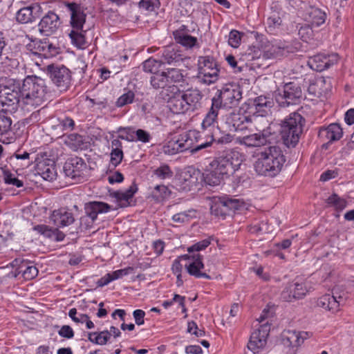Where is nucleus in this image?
<instances>
[{
  "instance_id": "nucleus-1",
  "label": "nucleus",
  "mask_w": 354,
  "mask_h": 354,
  "mask_svg": "<svg viewBox=\"0 0 354 354\" xmlns=\"http://www.w3.org/2000/svg\"><path fill=\"white\" fill-rule=\"evenodd\" d=\"M286 160L279 146H270L258 154L254 165V170L259 175L273 178L280 173Z\"/></svg>"
},
{
  "instance_id": "nucleus-2",
  "label": "nucleus",
  "mask_w": 354,
  "mask_h": 354,
  "mask_svg": "<svg viewBox=\"0 0 354 354\" xmlns=\"http://www.w3.org/2000/svg\"><path fill=\"white\" fill-rule=\"evenodd\" d=\"M306 120L299 113L293 112L281 120L279 135L288 148L295 147L303 133Z\"/></svg>"
},
{
  "instance_id": "nucleus-3",
  "label": "nucleus",
  "mask_w": 354,
  "mask_h": 354,
  "mask_svg": "<svg viewBox=\"0 0 354 354\" xmlns=\"http://www.w3.org/2000/svg\"><path fill=\"white\" fill-rule=\"evenodd\" d=\"M198 132L196 131H189L187 133L180 134L178 138H173L164 144L162 151L167 155H174L180 152L189 151L192 154L196 153L194 151L196 147L194 140L197 142Z\"/></svg>"
},
{
  "instance_id": "nucleus-4",
  "label": "nucleus",
  "mask_w": 354,
  "mask_h": 354,
  "mask_svg": "<svg viewBox=\"0 0 354 354\" xmlns=\"http://www.w3.org/2000/svg\"><path fill=\"white\" fill-rule=\"evenodd\" d=\"M210 163L212 169L218 170L225 178H227L239 169L241 160L237 151H228L215 158Z\"/></svg>"
},
{
  "instance_id": "nucleus-5",
  "label": "nucleus",
  "mask_w": 354,
  "mask_h": 354,
  "mask_svg": "<svg viewBox=\"0 0 354 354\" xmlns=\"http://www.w3.org/2000/svg\"><path fill=\"white\" fill-rule=\"evenodd\" d=\"M242 99V90L239 85L226 84L216 91L212 101L218 102V107L232 109L236 106Z\"/></svg>"
},
{
  "instance_id": "nucleus-6",
  "label": "nucleus",
  "mask_w": 354,
  "mask_h": 354,
  "mask_svg": "<svg viewBox=\"0 0 354 354\" xmlns=\"http://www.w3.org/2000/svg\"><path fill=\"white\" fill-rule=\"evenodd\" d=\"M198 78L207 85L215 83L218 79L219 68L213 56H200L198 59Z\"/></svg>"
},
{
  "instance_id": "nucleus-7",
  "label": "nucleus",
  "mask_w": 354,
  "mask_h": 354,
  "mask_svg": "<svg viewBox=\"0 0 354 354\" xmlns=\"http://www.w3.org/2000/svg\"><path fill=\"white\" fill-rule=\"evenodd\" d=\"M303 97V91L299 84L291 82L286 83L283 93L276 95V101L281 107L299 104Z\"/></svg>"
},
{
  "instance_id": "nucleus-8",
  "label": "nucleus",
  "mask_w": 354,
  "mask_h": 354,
  "mask_svg": "<svg viewBox=\"0 0 354 354\" xmlns=\"http://www.w3.org/2000/svg\"><path fill=\"white\" fill-rule=\"evenodd\" d=\"M304 6L301 7V17L311 26L315 28L320 27L324 24L327 19V13L325 10L315 6L307 5L305 2L301 1Z\"/></svg>"
},
{
  "instance_id": "nucleus-9",
  "label": "nucleus",
  "mask_w": 354,
  "mask_h": 354,
  "mask_svg": "<svg viewBox=\"0 0 354 354\" xmlns=\"http://www.w3.org/2000/svg\"><path fill=\"white\" fill-rule=\"evenodd\" d=\"M11 266L13 270L8 274L9 277H21L25 280H31L38 274L37 268L32 263L22 259H15Z\"/></svg>"
},
{
  "instance_id": "nucleus-10",
  "label": "nucleus",
  "mask_w": 354,
  "mask_h": 354,
  "mask_svg": "<svg viewBox=\"0 0 354 354\" xmlns=\"http://www.w3.org/2000/svg\"><path fill=\"white\" fill-rule=\"evenodd\" d=\"M159 57L160 64L178 65L185 59V55L177 44H170L158 50L156 55Z\"/></svg>"
},
{
  "instance_id": "nucleus-11",
  "label": "nucleus",
  "mask_w": 354,
  "mask_h": 354,
  "mask_svg": "<svg viewBox=\"0 0 354 354\" xmlns=\"http://www.w3.org/2000/svg\"><path fill=\"white\" fill-rule=\"evenodd\" d=\"M221 110V108L218 107V102H214L212 101V104L208 110L207 113L205 114L204 119L201 123V131H197L198 137L205 136V134L209 133L215 129H218V127L216 126L217 123L218 115L219 114V111Z\"/></svg>"
},
{
  "instance_id": "nucleus-12",
  "label": "nucleus",
  "mask_w": 354,
  "mask_h": 354,
  "mask_svg": "<svg viewBox=\"0 0 354 354\" xmlns=\"http://www.w3.org/2000/svg\"><path fill=\"white\" fill-rule=\"evenodd\" d=\"M206 140L196 145L194 151H198L210 147L212 144L226 145L233 140V136L229 133H221L218 128L209 133L205 134Z\"/></svg>"
},
{
  "instance_id": "nucleus-13",
  "label": "nucleus",
  "mask_w": 354,
  "mask_h": 354,
  "mask_svg": "<svg viewBox=\"0 0 354 354\" xmlns=\"http://www.w3.org/2000/svg\"><path fill=\"white\" fill-rule=\"evenodd\" d=\"M30 46L34 48L32 54L41 58H51L59 53V47L47 39L32 41Z\"/></svg>"
},
{
  "instance_id": "nucleus-14",
  "label": "nucleus",
  "mask_w": 354,
  "mask_h": 354,
  "mask_svg": "<svg viewBox=\"0 0 354 354\" xmlns=\"http://www.w3.org/2000/svg\"><path fill=\"white\" fill-rule=\"evenodd\" d=\"M227 123L236 131H243L252 123V118L250 113L240 109L229 113L227 117Z\"/></svg>"
},
{
  "instance_id": "nucleus-15",
  "label": "nucleus",
  "mask_w": 354,
  "mask_h": 354,
  "mask_svg": "<svg viewBox=\"0 0 354 354\" xmlns=\"http://www.w3.org/2000/svg\"><path fill=\"white\" fill-rule=\"evenodd\" d=\"M336 288L333 289V295L325 294L317 300V306L323 309L335 313L339 310V306L345 302L342 296L337 295Z\"/></svg>"
},
{
  "instance_id": "nucleus-16",
  "label": "nucleus",
  "mask_w": 354,
  "mask_h": 354,
  "mask_svg": "<svg viewBox=\"0 0 354 354\" xmlns=\"http://www.w3.org/2000/svg\"><path fill=\"white\" fill-rule=\"evenodd\" d=\"M60 24L59 16L54 12L49 11L40 20L39 30L44 35L50 36L57 32Z\"/></svg>"
},
{
  "instance_id": "nucleus-17",
  "label": "nucleus",
  "mask_w": 354,
  "mask_h": 354,
  "mask_svg": "<svg viewBox=\"0 0 354 354\" xmlns=\"http://www.w3.org/2000/svg\"><path fill=\"white\" fill-rule=\"evenodd\" d=\"M41 12L42 8L39 3H32L20 8L17 12L15 15L16 20L22 24L32 23L39 17Z\"/></svg>"
},
{
  "instance_id": "nucleus-18",
  "label": "nucleus",
  "mask_w": 354,
  "mask_h": 354,
  "mask_svg": "<svg viewBox=\"0 0 354 354\" xmlns=\"http://www.w3.org/2000/svg\"><path fill=\"white\" fill-rule=\"evenodd\" d=\"M183 257L185 259H189L192 258V262L185 265V268L189 275L197 279L205 278L207 279H212V277L206 272V270L204 272L201 271V270L204 268V264L203 263V257L201 254H194L191 257L188 254H185Z\"/></svg>"
},
{
  "instance_id": "nucleus-19",
  "label": "nucleus",
  "mask_w": 354,
  "mask_h": 354,
  "mask_svg": "<svg viewBox=\"0 0 354 354\" xmlns=\"http://www.w3.org/2000/svg\"><path fill=\"white\" fill-rule=\"evenodd\" d=\"M199 170L194 167H188L186 171L181 173L176 180V185L182 191H189L198 183Z\"/></svg>"
},
{
  "instance_id": "nucleus-20",
  "label": "nucleus",
  "mask_w": 354,
  "mask_h": 354,
  "mask_svg": "<svg viewBox=\"0 0 354 354\" xmlns=\"http://www.w3.org/2000/svg\"><path fill=\"white\" fill-rule=\"evenodd\" d=\"M50 78L54 84L60 89L65 91L71 83L69 70L64 66H53L50 71Z\"/></svg>"
},
{
  "instance_id": "nucleus-21",
  "label": "nucleus",
  "mask_w": 354,
  "mask_h": 354,
  "mask_svg": "<svg viewBox=\"0 0 354 354\" xmlns=\"http://www.w3.org/2000/svg\"><path fill=\"white\" fill-rule=\"evenodd\" d=\"M66 6L70 12V24L72 29H83L86 17L84 8L75 3H67Z\"/></svg>"
},
{
  "instance_id": "nucleus-22",
  "label": "nucleus",
  "mask_w": 354,
  "mask_h": 354,
  "mask_svg": "<svg viewBox=\"0 0 354 354\" xmlns=\"http://www.w3.org/2000/svg\"><path fill=\"white\" fill-rule=\"evenodd\" d=\"M343 136V131L337 123L330 124L327 127H322L318 131V137L322 141H328V143L340 140Z\"/></svg>"
},
{
  "instance_id": "nucleus-23",
  "label": "nucleus",
  "mask_w": 354,
  "mask_h": 354,
  "mask_svg": "<svg viewBox=\"0 0 354 354\" xmlns=\"http://www.w3.org/2000/svg\"><path fill=\"white\" fill-rule=\"evenodd\" d=\"M306 292V287L303 283L292 282L282 291L281 297L284 301H292L294 299L303 298Z\"/></svg>"
},
{
  "instance_id": "nucleus-24",
  "label": "nucleus",
  "mask_w": 354,
  "mask_h": 354,
  "mask_svg": "<svg viewBox=\"0 0 354 354\" xmlns=\"http://www.w3.org/2000/svg\"><path fill=\"white\" fill-rule=\"evenodd\" d=\"M335 55H326L323 54H317L309 58L308 64L310 68L314 71L322 72L333 66L336 62L334 59Z\"/></svg>"
},
{
  "instance_id": "nucleus-25",
  "label": "nucleus",
  "mask_w": 354,
  "mask_h": 354,
  "mask_svg": "<svg viewBox=\"0 0 354 354\" xmlns=\"http://www.w3.org/2000/svg\"><path fill=\"white\" fill-rule=\"evenodd\" d=\"M86 165L83 160L78 157L69 158L64 166L66 175L71 178H76L82 176Z\"/></svg>"
},
{
  "instance_id": "nucleus-26",
  "label": "nucleus",
  "mask_w": 354,
  "mask_h": 354,
  "mask_svg": "<svg viewBox=\"0 0 354 354\" xmlns=\"http://www.w3.org/2000/svg\"><path fill=\"white\" fill-rule=\"evenodd\" d=\"M50 221L57 227H63L72 224L74 218L71 212L65 208L54 210L50 216Z\"/></svg>"
},
{
  "instance_id": "nucleus-27",
  "label": "nucleus",
  "mask_w": 354,
  "mask_h": 354,
  "mask_svg": "<svg viewBox=\"0 0 354 354\" xmlns=\"http://www.w3.org/2000/svg\"><path fill=\"white\" fill-rule=\"evenodd\" d=\"M268 135L265 131L239 138V143L248 147H259L268 142Z\"/></svg>"
},
{
  "instance_id": "nucleus-28",
  "label": "nucleus",
  "mask_w": 354,
  "mask_h": 354,
  "mask_svg": "<svg viewBox=\"0 0 354 354\" xmlns=\"http://www.w3.org/2000/svg\"><path fill=\"white\" fill-rule=\"evenodd\" d=\"M182 95L185 103L189 106L188 109L189 111L194 112L201 107L203 94L198 89H187Z\"/></svg>"
},
{
  "instance_id": "nucleus-29",
  "label": "nucleus",
  "mask_w": 354,
  "mask_h": 354,
  "mask_svg": "<svg viewBox=\"0 0 354 354\" xmlns=\"http://www.w3.org/2000/svg\"><path fill=\"white\" fill-rule=\"evenodd\" d=\"M303 335H307V332L284 330L282 333L283 344L289 347H297L304 342L306 338V337H303Z\"/></svg>"
},
{
  "instance_id": "nucleus-30",
  "label": "nucleus",
  "mask_w": 354,
  "mask_h": 354,
  "mask_svg": "<svg viewBox=\"0 0 354 354\" xmlns=\"http://www.w3.org/2000/svg\"><path fill=\"white\" fill-rule=\"evenodd\" d=\"M111 207L105 203L94 201L88 203L86 207V212L88 218L93 222L98 214L109 212Z\"/></svg>"
},
{
  "instance_id": "nucleus-31",
  "label": "nucleus",
  "mask_w": 354,
  "mask_h": 354,
  "mask_svg": "<svg viewBox=\"0 0 354 354\" xmlns=\"http://www.w3.org/2000/svg\"><path fill=\"white\" fill-rule=\"evenodd\" d=\"M36 172L46 180H52L55 176L54 165L49 160L38 162L36 165Z\"/></svg>"
},
{
  "instance_id": "nucleus-32",
  "label": "nucleus",
  "mask_w": 354,
  "mask_h": 354,
  "mask_svg": "<svg viewBox=\"0 0 354 354\" xmlns=\"http://www.w3.org/2000/svg\"><path fill=\"white\" fill-rule=\"evenodd\" d=\"M272 104L273 102L270 98L262 95L257 97L253 102L254 111L252 113L257 116H265L272 106Z\"/></svg>"
},
{
  "instance_id": "nucleus-33",
  "label": "nucleus",
  "mask_w": 354,
  "mask_h": 354,
  "mask_svg": "<svg viewBox=\"0 0 354 354\" xmlns=\"http://www.w3.org/2000/svg\"><path fill=\"white\" fill-rule=\"evenodd\" d=\"M185 30H187V27L183 25L178 30H175L173 32L174 39L178 44L187 48H192L196 45L197 39L185 32Z\"/></svg>"
},
{
  "instance_id": "nucleus-34",
  "label": "nucleus",
  "mask_w": 354,
  "mask_h": 354,
  "mask_svg": "<svg viewBox=\"0 0 354 354\" xmlns=\"http://www.w3.org/2000/svg\"><path fill=\"white\" fill-rule=\"evenodd\" d=\"M203 177L204 182L210 186L220 185L225 178L218 170L212 169L211 163L207 167L205 173L203 174Z\"/></svg>"
},
{
  "instance_id": "nucleus-35",
  "label": "nucleus",
  "mask_w": 354,
  "mask_h": 354,
  "mask_svg": "<svg viewBox=\"0 0 354 354\" xmlns=\"http://www.w3.org/2000/svg\"><path fill=\"white\" fill-rule=\"evenodd\" d=\"M168 106L170 111L174 114L185 113L189 111V106L185 103L182 93L169 98L168 101Z\"/></svg>"
},
{
  "instance_id": "nucleus-36",
  "label": "nucleus",
  "mask_w": 354,
  "mask_h": 354,
  "mask_svg": "<svg viewBox=\"0 0 354 354\" xmlns=\"http://www.w3.org/2000/svg\"><path fill=\"white\" fill-rule=\"evenodd\" d=\"M131 270V268H127L109 272L98 280L97 285L101 287L105 286L111 282L129 274Z\"/></svg>"
},
{
  "instance_id": "nucleus-37",
  "label": "nucleus",
  "mask_w": 354,
  "mask_h": 354,
  "mask_svg": "<svg viewBox=\"0 0 354 354\" xmlns=\"http://www.w3.org/2000/svg\"><path fill=\"white\" fill-rule=\"evenodd\" d=\"M33 230L39 234L57 241H62L64 238V234L57 229H53L46 225H36Z\"/></svg>"
},
{
  "instance_id": "nucleus-38",
  "label": "nucleus",
  "mask_w": 354,
  "mask_h": 354,
  "mask_svg": "<svg viewBox=\"0 0 354 354\" xmlns=\"http://www.w3.org/2000/svg\"><path fill=\"white\" fill-rule=\"evenodd\" d=\"M85 32L86 31L84 29H72L69 34L71 43L77 48L84 49L87 46L88 43L85 37Z\"/></svg>"
},
{
  "instance_id": "nucleus-39",
  "label": "nucleus",
  "mask_w": 354,
  "mask_h": 354,
  "mask_svg": "<svg viewBox=\"0 0 354 354\" xmlns=\"http://www.w3.org/2000/svg\"><path fill=\"white\" fill-rule=\"evenodd\" d=\"M267 339L263 338L259 332H253L251 334L250 341L248 344V348L254 354L258 353L261 348L264 347Z\"/></svg>"
},
{
  "instance_id": "nucleus-40",
  "label": "nucleus",
  "mask_w": 354,
  "mask_h": 354,
  "mask_svg": "<svg viewBox=\"0 0 354 354\" xmlns=\"http://www.w3.org/2000/svg\"><path fill=\"white\" fill-rule=\"evenodd\" d=\"M150 83L151 86L155 89L171 88V86H169V80L167 79L165 71L154 73V74L151 75Z\"/></svg>"
},
{
  "instance_id": "nucleus-41",
  "label": "nucleus",
  "mask_w": 354,
  "mask_h": 354,
  "mask_svg": "<svg viewBox=\"0 0 354 354\" xmlns=\"http://www.w3.org/2000/svg\"><path fill=\"white\" fill-rule=\"evenodd\" d=\"M112 151L111 153V164L113 167L118 166L123 158V152L121 149V142L115 139L111 142Z\"/></svg>"
},
{
  "instance_id": "nucleus-42",
  "label": "nucleus",
  "mask_w": 354,
  "mask_h": 354,
  "mask_svg": "<svg viewBox=\"0 0 354 354\" xmlns=\"http://www.w3.org/2000/svg\"><path fill=\"white\" fill-rule=\"evenodd\" d=\"M171 192L163 185H156L152 191L151 198L157 203H160L168 198Z\"/></svg>"
},
{
  "instance_id": "nucleus-43",
  "label": "nucleus",
  "mask_w": 354,
  "mask_h": 354,
  "mask_svg": "<svg viewBox=\"0 0 354 354\" xmlns=\"http://www.w3.org/2000/svg\"><path fill=\"white\" fill-rule=\"evenodd\" d=\"M328 205L334 207L337 212H340L346 208L347 201L346 199L339 197L337 194L334 193L326 199Z\"/></svg>"
},
{
  "instance_id": "nucleus-44",
  "label": "nucleus",
  "mask_w": 354,
  "mask_h": 354,
  "mask_svg": "<svg viewBox=\"0 0 354 354\" xmlns=\"http://www.w3.org/2000/svg\"><path fill=\"white\" fill-rule=\"evenodd\" d=\"M211 213L216 216H221L225 218L227 215L230 214L225 203L222 197L219 198L218 201L214 202L210 207Z\"/></svg>"
},
{
  "instance_id": "nucleus-45",
  "label": "nucleus",
  "mask_w": 354,
  "mask_h": 354,
  "mask_svg": "<svg viewBox=\"0 0 354 354\" xmlns=\"http://www.w3.org/2000/svg\"><path fill=\"white\" fill-rule=\"evenodd\" d=\"M115 196L120 207H127L131 204L133 201V190L130 187L128 190L118 192Z\"/></svg>"
},
{
  "instance_id": "nucleus-46",
  "label": "nucleus",
  "mask_w": 354,
  "mask_h": 354,
  "mask_svg": "<svg viewBox=\"0 0 354 354\" xmlns=\"http://www.w3.org/2000/svg\"><path fill=\"white\" fill-rule=\"evenodd\" d=\"M165 72L167 79L169 80V86L171 84L174 86V84H179L184 81V75L180 69L172 68Z\"/></svg>"
},
{
  "instance_id": "nucleus-47",
  "label": "nucleus",
  "mask_w": 354,
  "mask_h": 354,
  "mask_svg": "<svg viewBox=\"0 0 354 354\" xmlns=\"http://www.w3.org/2000/svg\"><path fill=\"white\" fill-rule=\"evenodd\" d=\"M88 338L90 342L94 344L104 345L106 344L110 339V333H108V330H103L100 333H88Z\"/></svg>"
},
{
  "instance_id": "nucleus-48",
  "label": "nucleus",
  "mask_w": 354,
  "mask_h": 354,
  "mask_svg": "<svg viewBox=\"0 0 354 354\" xmlns=\"http://www.w3.org/2000/svg\"><path fill=\"white\" fill-rule=\"evenodd\" d=\"M153 176L160 180L169 179L173 176V171L167 164H162L153 171Z\"/></svg>"
},
{
  "instance_id": "nucleus-49",
  "label": "nucleus",
  "mask_w": 354,
  "mask_h": 354,
  "mask_svg": "<svg viewBox=\"0 0 354 354\" xmlns=\"http://www.w3.org/2000/svg\"><path fill=\"white\" fill-rule=\"evenodd\" d=\"M3 180L6 184L21 187L24 185L23 182L18 179L15 173L11 172L8 169H2Z\"/></svg>"
},
{
  "instance_id": "nucleus-50",
  "label": "nucleus",
  "mask_w": 354,
  "mask_h": 354,
  "mask_svg": "<svg viewBox=\"0 0 354 354\" xmlns=\"http://www.w3.org/2000/svg\"><path fill=\"white\" fill-rule=\"evenodd\" d=\"M142 69L144 71L147 73H151L154 74V73H157L159 67H160L162 64H160L159 57L157 59L149 58L142 63Z\"/></svg>"
},
{
  "instance_id": "nucleus-51",
  "label": "nucleus",
  "mask_w": 354,
  "mask_h": 354,
  "mask_svg": "<svg viewBox=\"0 0 354 354\" xmlns=\"http://www.w3.org/2000/svg\"><path fill=\"white\" fill-rule=\"evenodd\" d=\"M283 48L277 45L268 46L267 49L263 53V57L266 59L277 58L283 55Z\"/></svg>"
},
{
  "instance_id": "nucleus-52",
  "label": "nucleus",
  "mask_w": 354,
  "mask_h": 354,
  "mask_svg": "<svg viewBox=\"0 0 354 354\" xmlns=\"http://www.w3.org/2000/svg\"><path fill=\"white\" fill-rule=\"evenodd\" d=\"M196 211L194 209H189L187 211L181 212L175 214L172 216V220L178 223H183L188 222L192 217L194 216Z\"/></svg>"
},
{
  "instance_id": "nucleus-53",
  "label": "nucleus",
  "mask_w": 354,
  "mask_h": 354,
  "mask_svg": "<svg viewBox=\"0 0 354 354\" xmlns=\"http://www.w3.org/2000/svg\"><path fill=\"white\" fill-rule=\"evenodd\" d=\"M313 28L314 26H311L309 24H306L304 25H301L298 30V35L300 38L304 41H308V39L313 38Z\"/></svg>"
},
{
  "instance_id": "nucleus-54",
  "label": "nucleus",
  "mask_w": 354,
  "mask_h": 354,
  "mask_svg": "<svg viewBox=\"0 0 354 354\" xmlns=\"http://www.w3.org/2000/svg\"><path fill=\"white\" fill-rule=\"evenodd\" d=\"M222 198L225 203V206L229 213L231 211H235L240 209V207L243 205V203L239 199L232 198L228 196H223Z\"/></svg>"
},
{
  "instance_id": "nucleus-55",
  "label": "nucleus",
  "mask_w": 354,
  "mask_h": 354,
  "mask_svg": "<svg viewBox=\"0 0 354 354\" xmlns=\"http://www.w3.org/2000/svg\"><path fill=\"white\" fill-rule=\"evenodd\" d=\"M160 6L159 0H141L138 3V8L147 11H153L156 8Z\"/></svg>"
},
{
  "instance_id": "nucleus-56",
  "label": "nucleus",
  "mask_w": 354,
  "mask_h": 354,
  "mask_svg": "<svg viewBox=\"0 0 354 354\" xmlns=\"http://www.w3.org/2000/svg\"><path fill=\"white\" fill-rule=\"evenodd\" d=\"M241 33L236 30H232L229 34L228 44L232 48H238L241 44Z\"/></svg>"
},
{
  "instance_id": "nucleus-57",
  "label": "nucleus",
  "mask_w": 354,
  "mask_h": 354,
  "mask_svg": "<svg viewBox=\"0 0 354 354\" xmlns=\"http://www.w3.org/2000/svg\"><path fill=\"white\" fill-rule=\"evenodd\" d=\"M68 316L71 319L77 324H84L85 320L88 318L86 314L78 313L76 308H71L68 312Z\"/></svg>"
},
{
  "instance_id": "nucleus-58",
  "label": "nucleus",
  "mask_w": 354,
  "mask_h": 354,
  "mask_svg": "<svg viewBox=\"0 0 354 354\" xmlns=\"http://www.w3.org/2000/svg\"><path fill=\"white\" fill-rule=\"evenodd\" d=\"M11 124L10 118L6 116L3 113H0V134L7 133L10 129Z\"/></svg>"
},
{
  "instance_id": "nucleus-59",
  "label": "nucleus",
  "mask_w": 354,
  "mask_h": 354,
  "mask_svg": "<svg viewBox=\"0 0 354 354\" xmlns=\"http://www.w3.org/2000/svg\"><path fill=\"white\" fill-rule=\"evenodd\" d=\"M211 243V241L209 239H206L204 240H202L199 242L196 243L195 244L191 245L187 248V251L189 253L194 252H198L201 250H203L205 248H207Z\"/></svg>"
},
{
  "instance_id": "nucleus-60",
  "label": "nucleus",
  "mask_w": 354,
  "mask_h": 354,
  "mask_svg": "<svg viewBox=\"0 0 354 354\" xmlns=\"http://www.w3.org/2000/svg\"><path fill=\"white\" fill-rule=\"evenodd\" d=\"M187 332L196 335V337H203L205 333L204 329H199L196 323L194 321L188 322Z\"/></svg>"
},
{
  "instance_id": "nucleus-61",
  "label": "nucleus",
  "mask_w": 354,
  "mask_h": 354,
  "mask_svg": "<svg viewBox=\"0 0 354 354\" xmlns=\"http://www.w3.org/2000/svg\"><path fill=\"white\" fill-rule=\"evenodd\" d=\"M136 137V141H140L144 143L149 142L151 138L149 132L143 129H138L134 131Z\"/></svg>"
},
{
  "instance_id": "nucleus-62",
  "label": "nucleus",
  "mask_w": 354,
  "mask_h": 354,
  "mask_svg": "<svg viewBox=\"0 0 354 354\" xmlns=\"http://www.w3.org/2000/svg\"><path fill=\"white\" fill-rule=\"evenodd\" d=\"M226 61L234 69V73H241L243 71L244 66H238V62H236L234 56L232 55H227L226 57Z\"/></svg>"
},
{
  "instance_id": "nucleus-63",
  "label": "nucleus",
  "mask_w": 354,
  "mask_h": 354,
  "mask_svg": "<svg viewBox=\"0 0 354 354\" xmlns=\"http://www.w3.org/2000/svg\"><path fill=\"white\" fill-rule=\"evenodd\" d=\"M58 334L62 337L67 339H71L74 337V331L73 328L68 325H64L61 327L59 330L58 331Z\"/></svg>"
},
{
  "instance_id": "nucleus-64",
  "label": "nucleus",
  "mask_w": 354,
  "mask_h": 354,
  "mask_svg": "<svg viewBox=\"0 0 354 354\" xmlns=\"http://www.w3.org/2000/svg\"><path fill=\"white\" fill-rule=\"evenodd\" d=\"M137 111L140 113L141 115H145L151 111L152 108L151 104L148 101L140 102L136 104Z\"/></svg>"
}]
</instances>
